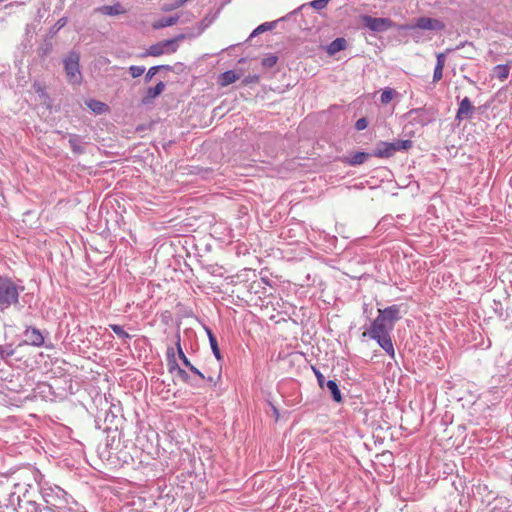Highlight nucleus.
I'll list each match as a JSON object with an SVG mask.
<instances>
[{
  "instance_id": "obj_1",
  "label": "nucleus",
  "mask_w": 512,
  "mask_h": 512,
  "mask_svg": "<svg viewBox=\"0 0 512 512\" xmlns=\"http://www.w3.org/2000/svg\"><path fill=\"white\" fill-rule=\"evenodd\" d=\"M24 287L16 285L11 279L0 277V310H5L17 304L19 294Z\"/></svg>"
},
{
  "instance_id": "obj_2",
  "label": "nucleus",
  "mask_w": 512,
  "mask_h": 512,
  "mask_svg": "<svg viewBox=\"0 0 512 512\" xmlns=\"http://www.w3.org/2000/svg\"><path fill=\"white\" fill-rule=\"evenodd\" d=\"M413 146L411 140H396L394 142L379 141L372 153L377 158H390L396 152L404 150L407 151Z\"/></svg>"
},
{
  "instance_id": "obj_3",
  "label": "nucleus",
  "mask_w": 512,
  "mask_h": 512,
  "mask_svg": "<svg viewBox=\"0 0 512 512\" xmlns=\"http://www.w3.org/2000/svg\"><path fill=\"white\" fill-rule=\"evenodd\" d=\"M66 383H69V386L68 388L67 387H62L60 385V382L61 380L59 379H55L53 383H46V382H43V383H40L38 384V390H39V393L45 397V398H64L66 397L68 394L72 393L71 392V389H72V383H71V379H64L63 380Z\"/></svg>"
},
{
  "instance_id": "obj_4",
  "label": "nucleus",
  "mask_w": 512,
  "mask_h": 512,
  "mask_svg": "<svg viewBox=\"0 0 512 512\" xmlns=\"http://www.w3.org/2000/svg\"><path fill=\"white\" fill-rule=\"evenodd\" d=\"M445 29V24L436 18L430 17H419L416 19L414 24H401L397 26V30L404 31H417V30H430V31H442Z\"/></svg>"
},
{
  "instance_id": "obj_5",
  "label": "nucleus",
  "mask_w": 512,
  "mask_h": 512,
  "mask_svg": "<svg viewBox=\"0 0 512 512\" xmlns=\"http://www.w3.org/2000/svg\"><path fill=\"white\" fill-rule=\"evenodd\" d=\"M360 20L365 28H368L374 33H382L389 29L396 28L400 24H396L390 18L385 17H372L370 15H361Z\"/></svg>"
},
{
  "instance_id": "obj_6",
  "label": "nucleus",
  "mask_w": 512,
  "mask_h": 512,
  "mask_svg": "<svg viewBox=\"0 0 512 512\" xmlns=\"http://www.w3.org/2000/svg\"><path fill=\"white\" fill-rule=\"evenodd\" d=\"M79 61L80 55L76 51L69 52L68 56L63 61L67 79L72 84H80L82 81Z\"/></svg>"
},
{
  "instance_id": "obj_7",
  "label": "nucleus",
  "mask_w": 512,
  "mask_h": 512,
  "mask_svg": "<svg viewBox=\"0 0 512 512\" xmlns=\"http://www.w3.org/2000/svg\"><path fill=\"white\" fill-rule=\"evenodd\" d=\"M183 38V35H179L175 38L163 40L153 44L146 50L144 55L157 57L165 53H174L178 49V40Z\"/></svg>"
},
{
  "instance_id": "obj_8",
  "label": "nucleus",
  "mask_w": 512,
  "mask_h": 512,
  "mask_svg": "<svg viewBox=\"0 0 512 512\" xmlns=\"http://www.w3.org/2000/svg\"><path fill=\"white\" fill-rule=\"evenodd\" d=\"M41 494L43 500L52 507H60L66 503L67 493L59 486L42 487Z\"/></svg>"
},
{
  "instance_id": "obj_9",
  "label": "nucleus",
  "mask_w": 512,
  "mask_h": 512,
  "mask_svg": "<svg viewBox=\"0 0 512 512\" xmlns=\"http://www.w3.org/2000/svg\"><path fill=\"white\" fill-rule=\"evenodd\" d=\"M167 366L170 373H173L174 371L177 372V375L180 379H182L184 382L192 385V386H199L198 382L191 378V376L182 368L179 367L176 359H175V352L172 347H169L167 349Z\"/></svg>"
},
{
  "instance_id": "obj_10",
  "label": "nucleus",
  "mask_w": 512,
  "mask_h": 512,
  "mask_svg": "<svg viewBox=\"0 0 512 512\" xmlns=\"http://www.w3.org/2000/svg\"><path fill=\"white\" fill-rule=\"evenodd\" d=\"M412 121L421 126L428 125L435 119V113L425 108H415L408 112Z\"/></svg>"
},
{
  "instance_id": "obj_11",
  "label": "nucleus",
  "mask_w": 512,
  "mask_h": 512,
  "mask_svg": "<svg viewBox=\"0 0 512 512\" xmlns=\"http://www.w3.org/2000/svg\"><path fill=\"white\" fill-rule=\"evenodd\" d=\"M392 330V325L387 324L382 317L377 316L371 323L369 331L362 333V337L365 338L366 336L372 337L374 335L390 334Z\"/></svg>"
},
{
  "instance_id": "obj_12",
  "label": "nucleus",
  "mask_w": 512,
  "mask_h": 512,
  "mask_svg": "<svg viewBox=\"0 0 512 512\" xmlns=\"http://www.w3.org/2000/svg\"><path fill=\"white\" fill-rule=\"evenodd\" d=\"M23 343L35 347H41L44 344V336L36 327H27L23 333Z\"/></svg>"
},
{
  "instance_id": "obj_13",
  "label": "nucleus",
  "mask_w": 512,
  "mask_h": 512,
  "mask_svg": "<svg viewBox=\"0 0 512 512\" xmlns=\"http://www.w3.org/2000/svg\"><path fill=\"white\" fill-rule=\"evenodd\" d=\"M475 111V107L468 97L463 98L459 102V106L455 115V120L459 123L466 119H471L473 113Z\"/></svg>"
},
{
  "instance_id": "obj_14",
  "label": "nucleus",
  "mask_w": 512,
  "mask_h": 512,
  "mask_svg": "<svg viewBox=\"0 0 512 512\" xmlns=\"http://www.w3.org/2000/svg\"><path fill=\"white\" fill-rule=\"evenodd\" d=\"M378 316L382 317L387 324L392 325L394 328L395 322H397L400 316V308L398 305H391L386 307L385 309H379Z\"/></svg>"
},
{
  "instance_id": "obj_15",
  "label": "nucleus",
  "mask_w": 512,
  "mask_h": 512,
  "mask_svg": "<svg viewBox=\"0 0 512 512\" xmlns=\"http://www.w3.org/2000/svg\"><path fill=\"white\" fill-rule=\"evenodd\" d=\"M166 85L164 82H158L154 87H149L141 99L143 105H149L165 90Z\"/></svg>"
},
{
  "instance_id": "obj_16",
  "label": "nucleus",
  "mask_w": 512,
  "mask_h": 512,
  "mask_svg": "<svg viewBox=\"0 0 512 512\" xmlns=\"http://www.w3.org/2000/svg\"><path fill=\"white\" fill-rule=\"evenodd\" d=\"M392 358L395 355L393 343L390 334L374 335L370 337Z\"/></svg>"
},
{
  "instance_id": "obj_17",
  "label": "nucleus",
  "mask_w": 512,
  "mask_h": 512,
  "mask_svg": "<svg viewBox=\"0 0 512 512\" xmlns=\"http://www.w3.org/2000/svg\"><path fill=\"white\" fill-rule=\"evenodd\" d=\"M373 156L367 152H356L352 156H344L341 158V162L349 166H358L363 164L369 157Z\"/></svg>"
},
{
  "instance_id": "obj_18",
  "label": "nucleus",
  "mask_w": 512,
  "mask_h": 512,
  "mask_svg": "<svg viewBox=\"0 0 512 512\" xmlns=\"http://www.w3.org/2000/svg\"><path fill=\"white\" fill-rule=\"evenodd\" d=\"M95 13H100L108 16H116L125 13L122 5L120 3H115L114 5H103L97 7Z\"/></svg>"
},
{
  "instance_id": "obj_19",
  "label": "nucleus",
  "mask_w": 512,
  "mask_h": 512,
  "mask_svg": "<svg viewBox=\"0 0 512 512\" xmlns=\"http://www.w3.org/2000/svg\"><path fill=\"white\" fill-rule=\"evenodd\" d=\"M205 330H206V333H207V336L209 339V344H210L211 350H212V352L218 362V365H219L223 361V356L220 352L216 336L213 334V332L210 328L205 327Z\"/></svg>"
},
{
  "instance_id": "obj_20",
  "label": "nucleus",
  "mask_w": 512,
  "mask_h": 512,
  "mask_svg": "<svg viewBox=\"0 0 512 512\" xmlns=\"http://www.w3.org/2000/svg\"><path fill=\"white\" fill-rule=\"evenodd\" d=\"M86 106L97 115L104 114L109 111V106L96 99H89L85 102Z\"/></svg>"
},
{
  "instance_id": "obj_21",
  "label": "nucleus",
  "mask_w": 512,
  "mask_h": 512,
  "mask_svg": "<svg viewBox=\"0 0 512 512\" xmlns=\"http://www.w3.org/2000/svg\"><path fill=\"white\" fill-rule=\"evenodd\" d=\"M347 46V41L345 38L339 37L333 40L326 48V51L329 55H335L336 53L344 50Z\"/></svg>"
},
{
  "instance_id": "obj_22",
  "label": "nucleus",
  "mask_w": 512,
  "mask_h": 512,
  "mask_svg": "<svg viewBox=\"0 0 512 512\" xmlns=\"http://www.w3.org/2000/svg\"><path fill=\"white\" fill-rule=\"evenodd\" d=\"M239 79V75L234 70H228L219 75L218 83L220 86H228Z\"/></svg>"
},
{
  "instance_id": "obj_23",
  "label": "nucleus",
  "mask_w": 512,
  "mask_h": 512,
  "mask_svg": "<svg viewBox=\"0 0 512 512\" xmlns=\"http://www.w3.org/2000/svg\"><path fill=\"white\" fill-rule=\"evenodd\" d=\"M325 388H327L329 390V392L331 393V397L335 402H337V403L342 402V400H343L342 393L339 389V386H338L336 380H328L326 382Z\"/></svg>"
},
{
  "instance_id": "obj_24",
  "label": "nucleus",
  "mask_w": 512,
  "mask_h": 512,
  "mask_svg": "<svg viewBox=\"0 0 512 512\" xmlns=\"http://www.w3.org/2000/svg\"><path fill=\"white\" fill-rule=\"evenodd\" d=\"M69 146L75 155H81L84 153V147L81 144V137L77 134H68Z\"/></svg>"
},
{
  "instance_id": "obj_25",
  "label": "nucleus",
  "mask_w": 512,
  "mask_h": 512,
  "mask_svg": "<svg viewBox=\"0 0 512 512\" xmlns=\"http://www.w3.org/2000/svg\"><path fill=\"white\" fill-rule=\"evenodd\" d=\"M510 68L508 65L499 64L493 67L491 76L504 81L508 78Z\"/></svg>"
},
{
  "instance_id": "obj_26",
  "label": "nucleus",
  "mask_w": 512,
  "mask_h": 512,
  "mask_svg": "<svg viewBox=\"0 0 512 512\" xmlns=\"http://www.w3.org/2000/svg\"><path fill=\"white\" fill-rule=\"evenodd\" d=\"M93 229H89L91 232L96 233L105 240L111 241V231L109 226H92Z\"/></svg>"
},
{
  "instance_id": "obj_27",
  "label": "nucleus",
  "mask_w": 512,
  "mask_h": 512,
  "mask_svg": "<svg viewBox=\"0 0 512 512\" xmlns=\"http://www.w3.org/2000/svg\"><path fill=\"white\" fill-rule=\"evenodd\" d=\"M14 353L15 349L12 344L0 345V361H6Z\"/></svg>"
},
{
  "instance_id": "obj_28",
  "label": "nucleus",
  "mask_w": 512,
  "mask_h": 512,
  "mask_svg": "<svg viewBox=\"0 0 512 512\" xmlns=\"http://www.w3.org/2000/svg\"><path fill=\"white\" fill-rule=\"evenodd\" d=\"M109 328L123 341H127L131 339V335L128 334L121 325L118 324H110Z\"/></svg>"
},
{
  "instance_id": "obj_29",
  "label": "nucleus",
  "mask_w": 512,
  "mask_h": 512,
  "mask_svg": "<svg viewBox=\"0 0 512 512\" xmlns=\"http://www.w3.org/2000/svg\"><path fill=\"white\" fill-rule=\"evenodd\" d=\"M276 23H277L276 21H273V22H265V23L259 25L250 34V38L255 37V36L259 35L260 33L265 32V31L273 29L276 26Z\"/></svg>"
},
{
  "instance_id": "obj_30",
  "label": "nucleus",
  "mask_w": 512,
  "mask_h": 512,
  "mask_svg": "<svg viewBox=\"0 0 512 512\" xmlns=\"http://www.w3.org/2000/svg\"><path fill=\"white\" fill-rule=\"evenodd\" d=\"M179 20L178 16H169L160 19L155 28H164L175 25Z\"/></svg>"
},
{
  "instance_id": "obj_31",
  "label": "nucleus",
  "mask_w": 512,
  "mask_h": 512,
  "mask_svg": "<svg viewBox=\"0 0 512 512\" xmlns=\"http://www.w3.org/2000/svg\"><path fill=\"white\" fill-rule=\"evenodd\" d=\"M396 95V91L392 88H386L383 90L380 100L382 104H388L392 101L394 96Z\"/></svg>"
},
{
  "instance_id": "obj_32",
  "label": "nucleus",
  "mask_w": 512,
  "mask_h": 512,
  "mask_svg": "<svg viewBox=\"0 0 512 512\" xmlns=\"http://www.w3.org/2000/svg\"><path fill=\"white\" fill-rule=\"evenodd\" d=\"M277 61H278V57L276 55L269 54L262 59L261 64H262L263 68L270 69L276 65Z\"/></svg>"
},
{
  "instance_id": "obj_33",
  "label": "nucleus",
  "mask_w": 512,
  "mask_h": 512,
  "mask_svg": "<svg viewBox=\"0 0 512 512\" xmlns=\"http://www.w3.org/2000/svg\"><path fill=\"white\" fill-rule=\"evenodd\" d=\"M176 345H177V353H178L179 358L182 360L183 364L187 368H189L191 366V362L189 361V359L186 357V355L184 354V352L182 350L181 343H180V335L179 334L177 335Z\"/></svg>"
},
{
  "instance_id": "obj_34",
  "label": "nucleus",
  "mask_w": 512,
  "mask_h": 512,
  "mask_svg": "<svg viewBox=\"0 0 512 512\" xmlns=\"http://www.w3.org/2000/svg\"><path fill=\"white\" fill-rule=\"evenodd\" d=\"M33 89H34L35 93H37L40 98H48L46 88L40 82H34Z\"/></svg>"
},
{
  "instance_id": "obj_35",
  "label": "nucleus",
  "mask_w": 512,
  "mask_h": 512,
  "mask_svg": "<svg viewBox=\"0 0 512 512\" xmlns=\"http://www.w3.org/2000/svg\"><path fill=\"white\" fill-rule=\"evenodd\" d=\"M145 71V67L144 66H135V65H132L129 67V73L131 74V76L133 78H137V77H140Z\"/></svg>"
},
{
  "instance_id": "obj_36",
  "label": "nucleus",
  "mask_w": 512,
  "mask_h": 512,
  "mask_svg": "<svg viewBox=\"0 0 512 512\" xmlns=\"http://www.w3.org/2000/svg\"><path fill=\"white\" fill-rule=\"evenodd\" d=\"M313 372L317 379L318 385L320 386L321 389H324L327 382L324 375L315 367H313Z\"/></svg>"
},
{
  "instance_id": "obj_37",
  "label": "nucleus",
  "mask_w": 512,
  "mask_h": 512,
  "mask_svg": "<svg viewBox=\"0 0 512 512\" xmlns=\"http://www.w3.org/2000/svg\"><path fill=\"white\" fill-rule=\"evenodd\" d=\"M160 71V67L153 66L149 68L147 73L145 74L144 81L145 83H148L152 80V78L157 74V72Z\"/></svg>"
},
{
  "instance_id": "obj_38",
  "label": "nucleus",
  "mask_w": 512,
  "mask_h": 512,
  "mask_svg": "<svg viewBox=\"0 0 512 512\" xmlns=\"http://www.w3.org/2000/svg\"><path fill=\"white\" fill-rule=\"evenodd\" d=\"M259 75L257 74H253V75H247L243 80H242V84L243 85H248V84H252V83H258L259 82Z\"/></svg>"
},
{
  "instance_id": "obj_39",
  "label": "nucleus",
  "mask_w": 512,
  "mask_h": 512,
  "mask_svg": "<svg viewBox=\"0 0 512 512\" xmlns=\"http://www.w3.org/2000/svg\"><path fill=\"white\" fill-rule=\"evenodd\" d=\"M219 371L216 377L213 376H205L204 380H207L209 383H211L213 386H216L217 383L221 380V364L218 365Z\"/></svg>"
},
{
  "instance_id": "obj_40",
  "label": "nucleus",
  "mask_w": 512,
  "mask_h": 512,
  "mask_svg": "<svg viewBox=\"0 0 512 512\" xmlns=\"http://www.w3.org/2000/svg\"><path fill=\"white\" fill-rule=\"evenodd\" d=\"M329 1L330 0H313L310 5L317 10H321L327 6Z\"/></svg>"
},
{
  "instance_id": "obj_41",
  "label": "nucleus",
  "mask_w": 512,
  "mask_h": 512,
  "mask_svg": "<svg viewBox=\"0 0 512 512\" xmlns=\"http://www.w3.org/2000/svg\"><path fill=\"white\" fill-rule=\"evenodd\" d=\"M446 62V54L445 53H438L436 56V65L435 67L438 68H444Z\"/></svg>"
},
{
  "instance_id": "obj_42",
  "label": "nucleus",
  "mask_w": 512,
  "mask_h": 512,
  "mask_svg": "<svg viewBox=\"0 0 512 512\" xmlns=\"http://www.w3.org/2000/svg\"><path fill=\"white\" fill-rule=\"evenodd\" d=\"M368 126V121L366 118L362 117L360 119H358L355 123V129L357 131H362L364 129H366Z\"/></svg>"
},
{
  "instance_id": "obj_43",
  "label": "nucleus",
  "mask_w": 512,
  "mask_h": 512,
  "mask_svg": "<svg viewBox=\"0 0 512 512\" xmlns=\"http://www.w3.org/2000/svg\"><path fill=\"white\" fill-rule=\"evenodd\" d=\"M442 77H443V69L435 67L434 73H433V83H437L438 81H440L442 79Z\"/></svg>"
},
{
  "instance_id": "obj_44",
  "label": "nucleus",
  "mask_w": 512,
  "mask_h": 512,
  "mask_svg": "<svg viewBox=\"0 0 512 512\" xmlns=\"http://www.w3.org/2000/svg\"><path fill=\"white\" fill-rule=\"evenodd\" d=\"M193 374H195L199 379L204 380L205 375L194 365L191 364V366L188 368Z\"/></svg>"
},
{
  "instance_id": "obj_45",
  "label": "nucleus",
  "mask_w": 512,
  "mask_h": 512,
  "mask_svg": "<svg viewBox=\"0 0 512 512\" xmlns=\"http://www.w3.org/2000/svg\"><path fill=\"white\" fill-rule=\"evenodd\" d=\"M67 21H68L67 17H62V18L58 19V21L55 23L54 27L58 31V30L62 29L67 24Z\"/></svg>"
},
{
  "instance_id": "obj_46",
  "label": "nucleus",
  "mask_w": 512,
  "mask_h": 512,
  "mask_svg": "<svg viewBox=\"0 0 512 512\" xmlns=\"http://www.w3.org/2000/svg\"><path fill=\"white\" fill-rule=\"evenodd\" d=\"M411 36L413 37V39L418 42L419 41V38H420V35H419V30L417 31H411Z\"/></svg>"
},
{
  "instance_id": "obj_47",
  "label": "nucleus",
  "mask_w": 512,
  "mask_h": 512,
  "mask_svg": "<svg viewBox=\"0 0 512 512\" xmlns=\"http://www.w3.org/2000/svg\"><path fill=\"white\" fill-rule=\"evenodd\" d=\"M157 67H160V70L172 71V66L170 65H158Z\"/></svg>"
},
{
  "instance_id": "obj_48",
  "label": "nucleus",
  "mask_w": 512,
  "mask_h": 512,
  "mask_svg": "<svg viewBox=\"0 0 512 512\" xmlns=\"http://www.w3.org/2000/svg\"><path fill=\"white\" fill-rule=\"evenodd\" d=\"M272 409H273V413H274L276 419H278L279 418V411H278V409L275 406H272Z\"/></svg>"
},
{
  "instance_id": "obj_49",
  "label": "nucleus",
  "mask_w": 512,
  "mask_h": 512,
  "mask_svg": "<svg viewBox=\"0 0 512 512\" xmlns=\"http://www.w3.org/2000/svg\"><path fill=\"white\" fill-rule=\"evenodd\" d=\"M42 512H54V511L51 508L47 507V508H43Z\"/></svg>"
},
{
  "instance_id": "obj_50",
  "label": "nucleus",
  "mask_w": 512,
  "mask_h": 512,
  "mask_svg": "<svg viewBox=\"0 0 512 512\" xmlns=\"http://www.w3.org/2000/svg\"><path fill=\"white\" fill-rule=\"evenodd\" d=\"M47 52H48V49L43 50V53L41 54V56H44Z\"/></svg>"
},
{
  "instance_id": "obj_51",
  "label": "nucleus",
  "mask_w": 512,
  "mask_h": 512,
  "mask_svg": "<svg viewBox=\"0 0 512 512\" xmlns=\"http://www.w3.org/2000/svg\"><path fill=\"white\" fill-rule=\"evenodd\" d=\"M298 228H299L300 230H303L304 226L299 225V226H298Z\"/></svg>"
}]
</instances>
